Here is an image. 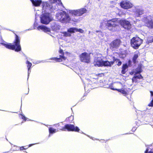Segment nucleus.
<instances>
[{"label":"nucleus","mask_w":153,"mask_h":153,"mask_svg":"<svg viewBox=\"0 0 153 153\" xmlns=\"http://www.w3.org/2000/svg\"><path fill=\"white\" fill-rule=\"evenodd\" d=\"M20 42V40L19 36L16 34L15 40L14 42L15 45H12L11 43L6 42L0 43V44L7 48L12 50H15V51L18 52L20 51L21 49Z\"/></svg>","instance_id":"f257e3e1"},{"label":"nucleus","mask_w":153,"mask_h":153,"mask_svg":"<svg viewBox=\"0 0 153 153\" xmlns=\"http://www.w3.org/2000/svg\"><path fill=\"white\" fill-rule=\"evenodd\" d=\"M56 17L57 20H59L62 23H69L71 20L69 15L64 11L61 10L56 13Z\"/></svg>","instance_id":"f03ea898"},{"label":"nucleus","mask_w":153,"mask_h":153,"mask_svg":"<svg viewBox=\"0 0 153 153\" xmlns=\"http://www.w3.org/2000/svg\"><path fill=\"white\" fill-rule=\"evenodd\" d=\"M144 25L150 29H153V15H144L142 19Z\"/></svg>","instance_id":"7ed1b4c3"},{"label":"nucleus","mask_w":153,"mask_h":153,"mask_svg":"<svg viewBox=\"0 0 153 153\" xmlns=\"http://www.w3.org/2000/svg\"><path fill=\"white\" fill-rule=\"evenodd\" d=\"M116 19H113L107 21L106 26L108 29L110 30L115 31L119 27V23L116 22Z\"/></svg>","instance_id":"20e7f679"},{"label":"nucleus","mask_w":153,"mask_h":153,"mask_svg":"<svg viewBox=\"0 0 153 153\" xmlns=\"http://www.w3.org/2000/svg\"><path fill=\"white\" fill-rule=\"evenodd\" d=\"M143 40L138 37H134L131 39V46L134 49H137L142 43Z\"/></svg>","instance_id":"39448f33"},{"label":"nucleus","mask_w":153,"mask_h":153,"mask_svg":"<svg viewBox=\"0 0 153 153\" xmlns=\"http://www.w3.org/2000/svg\"><path fill=\"white\" fill-rule=\"evenodd\" d=\"M52 20L50 14L47 13H43L40 17L41 22L43 24L47 25Z\"/></svg>","instance_id":"423d86ee"},{"label":"nucleus","mask_w":153,"mask_h":153,"mask_svg":"<svg viewBox=\"0 0 153 153\" xmlns=\"http://www.w3.org/2000/svg\"><path fill=\"white\" fill-rule=\"evenodd\" d=\"M142 70L140 66H139L138 67L135 69V72L134 76L132 78V81L133 82H137V79H143V77L140 74V73L142 72Z\"/></svg>","instance_id":"0eeeda50"},{"label":"nucleus","mask_w":153,"mask_h":153,"mask_svg":"<svg viewBox=\"0 0 153 153\" xmlns=\"http://www.w3.org/2000/svg\"><path fill=\"white\" fill-rule=\"evenodd\" d=\"M87 11V10L86 8H83L76 10H70L69 13L72 16H80L85 13Z\"/></svg>","instance_id":"6e6552de"},{"label":"nucleus","mask_w":153,"mask_h":153,"mask_svg":"<svg viewBox=\"0 0 153 153\" xmlns=\"http://www.w3.org/2000/svg\"><path fill=\"white\" fill-rule=\"evenodd\" d=\"M60 129L63 131H66L67 130L68 131H72L76 132H79V129L78 127L77 126H75L74 125L70 124L65 125L64 127Z\"/></svg>","instance_id":"1a4fd4ad"},{"label":"nucleus","mask_w":153,"mask_h":153,"mask_svg":"<svg viewBox=\"0 0 153 153\" xmlns=\"http://www.w3.org/2000/svg\"><path fill=\"white\" fill-rule=\"evenodd\" d=\"M102 59V56L101 54L99 53L97 54L95 58L94 62V65L98 67L102 66L103 61Z\"/></svg>","instance_id":"9d476101"},{"label":"nucleus","mask_w":153,"mask_h":153,"mask_svg":"<svg viewBox=\"0 0 153 153\" xmlns=\"http://www.w3.org/2000/svg\"><path fill=\"white\" fill-rule=\"evenodd\" d=\"M63 50H60L59 51V53H60L61 55H59L60 57L57 58H51L49 59L52 60L53 61V62H62L63 61H65V62H67L68 60L64 56V55L65 53H64V54L63 53Z\"/></svg>","instance_id":"9b49d317"},{"label":"nucleus","mask_w":153,"mask_h":153,"mask_svg":"<svg viewBox=\"0 0 153 153\" xmlns=\"http://www.w3.org/2000/svg\"><path fill=\"white\" fill-rule=\"evenodd\" d=\"M80 61L82 62L88 63L90 62V57L89 54L86 52L82 53L79 56Z\"/></svg>","instance_id":"f8f14e48"},{"label":"nucleus","mask_w":153,"mask_h":153,"mask_svg":"<svg viewBox=\"0 0 153 153\" xmlns=\"http://www.w3.org/2000/svg\"><path fill=\"white\" fill-rule=\"evenodd\" d=\"M121 7L125 9H128L132 7L133 4L130 1L124 0L121 1L120 3Z\"/></svg>","instance_id":"ddd939ff"},{"label":"nucleus","mask_w":153,"mask_h":153,"mask_svg":"<svg viewBox=\"0 0 153 153\" xmlns=\"http://www.w3.org/2000/svg\"><path fill=\"white\" fill-rule=\"evenodd\" d=\"M132 11L137 16L143 14L144 13V11L139 6L134 7L132 9Z\"/></svg>","instance_id":"4468645a"},{"label":"nucleus","mask_w":153,"mask_h":153,"mask_svg":"<svg viewBox=\"0 0 153 153\" xmlns=\"http://www.w3.org/2000/svg\"><path fill=\"white\" fill-rule=\"evenodd\" d=\"M120 41L119 39H116L111 42L110 44V49L112 51L116 50L119 46Z\"/></svg>","instance_id":"2eb2a0df"},{"label":"nucleus","mask_w":153,"mask_h":153,"mask_svg":"<svg viewBox=\"0 0 153 153\" xmlns=\"http://www.w3.org/2000/svg\"><path fill=\"white\" fill-rule=\"evenodd\" d=\"M120 23L122 27L124 28L129 30L131 27V25L130 22L126 20H120Z\"/></svg>","instance_id":"dca6fc26"},{"label":"nucleus","mask_w":153,"mask_h":153,"mask_svg":"<svg viewBox=\"0 0 153 153\" xmlns=\"http://www.w3.org/2000/svg\"><path fill=\"white\" fill-rule=\"evenodd\" d=\"M42 6V10L44 12L47 11L51 9L53 6L51 4H50V3L47 2H43ZM42 12H43V11H42Z\"/></svg>","instance_id":"f3484780"},{"label":"nucleus","mask_w":153,"mask_h":153,"mask_svg":"<svg viewBox=\"0 0 153 153\" xmlns=\"http://www.w3.org/2000/svg\"><path fill=\"white\" fill-rule=\"evenodd\" d=\"M111 89L113 90L117 91L118 92L121 93L124 96H126L128 94V92L126 88H124L122 87L121 89H117L112 87Z\"/></svg>","instance_id":"a211bd4d"},{"label":"nucleus","mask_w":153,"mask_h":153,"mask_svg":"<svg viewBox=\"0 0 153 153\" xmlns=\"http://www.w3.org/2000/svg\"><path fill=\"white\" fill-rule=\"evenodd\" d=\"M123 87V85L120 82H116L113 83L112 84V85L110 87V88H114L119 89L120 88H122Z\"/></svg>","instance_id":"6ab92c4d"},{"label":"nucleus","mask_w":153,"mask_h":153,"mask_svg":"<svg viewBox=\"0 0 153 153\" xmlns=\"http://www.w3.org/2000/svg\"><path fill=\"white\" fill-rule=\"evenodd\" d=\"M51 27L52 30L55 31L59 30L61 28V26L58 23L56 22H52Z\"/></svg>","instance_id":"aec40b11"},{"label":"nucleus","mask_w":153,"mask_h":153,"mask_svg":"<svg viewBox=\"0 0 153 153\" xmlns=\"http://www.w3.org/2000/svg\"><path fill=\"white\" fill-rule=\"evenodd\" d=\"M38 30H42L45 32H50V29L44 25L39 26L37 28Z\"/></svg>","instance_id":"412c9836"},{"label":"nucleus","mask_w":153,"mask_h":153,"mask_svg":"<svg viewBox=\"0 0 153 153\" xmlns=\"http://www.w3.org/2000/svg\"><path fill=\"white\" fill-rule=\"evenodd\" d=\"M114 63V62L112 61L109 62L108 61H103L102 66H111Z\"/></svg>","instance_id":"4be33fe9"},{"label":"nucleus","mask_w":153,"mask_h":153,"mask_svg":"<svg viewBox=\"0 0 153 153\" xmlns=\"http://www.w3.org/2000/svg\"><path fill=\"white\" fill-rule=\"evenodd\" d=\"M33 4L35 6H38L42 2L41 0H31Z\"/></svg>","instance_id":"5701e85b"},{"label":"nucleus","mask_w":153,"mask_h":153,"mask_svg":"<svg viewBox=\"0 0 153 153\" xmlns=\"http://www.w3.org/2000/svg\"><path fill=\"white\" fill-rule=\"evenodd\" d=\"M128 66L126 64H123L122 67L121 73L123 74H125L128 70Z\"/></svg>","instance_id":"b1692460"},{"label":"nucleus","mask_w":153,"mask_h":153,"mask_svg":"<svg viewBox=\"0 0 153 153\" xmlns=\"http://www.w3.org/2000/svg\"><path fill=\"white\" fill-rule=\"evenodd\" d=\"M49 131L50 134L49 137H50L51 134H53L55 133L58 131V130L53 128L52 127H50L49 128Z\"/></svg>","instance_id":"393cba45"},{"label":"nucleus","mask_w":153,"mask_h":153,"mask_svg":"<svg viewBox=\"0 0 153 153\" xmlns=\"http://www.w3.org/2000/svg\"><path fill=\"white\" fill-rule=\"evenodd\" d=\"M26 64H27V67L28 68V78L29 76V75L30 73V67L32 65V63L29 62L28 61H27Z\"/></svg>","instance_id":"a878e982"},{"label":"nucleus","mask_w":153,"mask_h":153,"mask_svg":"<svg viewBox=\"0 0 153 153\" xmlns=\"http://www.w3.org/2000/svg\"><path fill=\"white\" fill-rule=\"evenodd\" d=\"M140 53L139 52L136 53L134 54L133 58V61L134 63H135Z\"/></svg>","instance_id":"bb28decb"},{"label":"nucleus","mask_w":153,"mask_h":153,"mask_svg":"<svg viewBox=\"0 0 153 153\" xmlns=\"http://www.w3.org/2000/svg\"><path fill=\"white\" fill-rule=\"evenodd\" d=\"M140 21L137 19H134L133 20V21H132V22L134 24H135V25L138 26V27H141V25L139 24V22Z\"/></svg>","instance_id":"cd10ccee"},{"label":"nucleus","mask_w":153,"mask_h":153,"mask_svg":"<svg viewBox=\"0 0 153 153\" xmlns=\"http://www.w3.org/2000/svg\"><path fill=\"white\" fill-rule=\"evenodd\" d=\"M76 28L75 27H71L68 29V31L69 33H73L76 32Z\"/></svg>","instance_id":"c85d7f7f"},{"label":"nucleus","mask_w":153,"mask_h":153,"mask_svg":"<svg viewBox=\"0 0 153 153\" xmlns=\"http://www.w3.org/2000/svg\"><path fill=\"white\" fill-rule=\"evenodd\" d=\"M69 32H63L62 33L63 34V36L65 37L70 36L71 34L69 33Z\"/></svg>","instance_id":"c756f323"},{"label":"nucleus","mask_w":153,"mask_h":153,"mask_svg":"<svg viewBox=\"0 0 153 153\" xmlns=\"http://www.w3.org/2000/svg\"><path fill=\"white\" fill-rule=\"evenodd\" d=\"M147 41L148 43H150L153 42V36H150L148 37Z\"/></svg>","instance_id":"7c9ffc66"},{"label":"nucleus","mask_w":153,"mask_h":153,"mask_svg":"<svg viewBox=\"0 0 153 153\" xmlns=\"http://www.w3.org/2000/svg\"><path fill=\"white\" fill-rule=\"evenodd\" d=\"M51 2L55 1L57 2L59 5H62V3L61 2L60 0H51Z\"/></svg>","instance_id":"2f4dec72"},{"label":"nucleus","mask_w":153,"mask_h":153,"mask_svg":"<svg viewBox=\"0 0 153 153\" xmlns=\"http://www.w3.org/2000/svg\"><path fill=\"white\" fill-rule=\"evenodd\" d=\"M106 24L105 20L101 21L100 22V28H102V27Z\"/></svg>","instance_id":"473e14b6"},{"label":"nucleus","mask_w":153,"mask_h":153,"mask_svg":"<svg viewBox=\"0 0 153 153\" xmlns=\"http://www.w3.org/2000/svg\"><path fill=\"white\" fill-rule=\"evenodd\" d=\"M50 0V2H51V3H52V4H53H53H54V3H56V5H57V4L58 5L57 6L58 9H62V8H60L59 7H58V6H63V5H59V4H58L57 2H55V1H54V2H51V0Z\"/></svg>","instance_id":"72a5a7b5"},{"label":"nucleus","mask_w":153,"mask_h":153,"mask_svg":"<svg viewBox=\"0 0 153 153\" xmlns=\"http://www.w3.org/2000/svg\"><path fill=\"white\" fill-rule=\"evenodd\" d=\"M76 32H79L81 33H83L84 32V30L81 29H77L76 28Z\"/></svg>","instance_id":"f704fd0d"},{"label":"nucleus","mask_w":153,"mask_h":153,"mask_svg":"<svg viewBox=\"0 0 153 153\" xmlns=\"http://www.w3.org/2000/svg\"><path fill=\"white\" fill-rule=\"evenodd\" d=\"M116 61H117V62H118V63L117 64L118 66H119L121 65L122 62L121 61H120L119 59H117Z\"/></svg>","instance_id":"c9c22d12"},{"label":"nucleus","mask_w":153,"mask_h":153,"mask_svg":"<svg viewBox=\"0 0 153 153\" xmlns=\"http://www.w3.org/2000/svg\"><path fill=\"white\" fill-rule=\"evenodd\" d=\"M96 32L97 33H99V34H98V35H99V34H100L102 36H103L102 35H103V33H102V32L100 30H96Z\"/></svg>","instance_id":"e433bc0d"},{"label":"nucleus","mask_w":153,"mask_h":153,"mask_svg":"<svg viewBox=\"0 0 153 153\" xmlns=\"http://www.w3.org/2000/svg\"><path fill=\"white\" fill-rule=\"evenodd\" d=\"M149 106H152V107L153 106V97L152 99V101H151V103L149 104Z\"/></svg>","instance_id":"4c0bfd02"},{"label":"nucleus","mask_w":153,"mask_h":153,"mask_svg":"<svg viewBox=\"0 0 153 153\" xmlns=\"http://www.w3.org/2000/svg\"><path fill=\"white\" fill-rule=\"evenodd\" d=\"M135 72V69L133 70L130 73V74L131 75H132V74H134H134H135V73L134 72Z\"/></svg>","instance_id":"58836bf2"},{"label":"nucleus","mask_w":153,"mask_h":153,"mask_svg":"<svg viewBox=\"0 0 153 153\" xmlns=\"http://www.w3.org/2000/svg\"><path fill=\"white\" fill-rule=\"evenodd\" d=\"M148 152V149H146V150L145 152V153H153V152L152 151H149Z\"/></svg>","instance_id":"ea45409f"},{"label":"nucleus","mask_w":153,"mask_h":153,"mask_svg":"<svg viewBox=\"0 0 153 153\" xmlns=\"http://www.w3.org/2000/svg\"><path fill=\"white\" fill-rule=\"evenodd\" d=\"M22 118L25 121H26V118L24 116L22 115Z\"/></svg>","instance_id":"a19ab883"},{"label":"nucleus","mask_w":153,"mask_h":153,"mask_svg":"<svg viewBox=\"0 0 153 153\" xmlns=\"http://www.w3.org/2000/svg\"><path fill=\"white\" fill-rule=\"evenodd\" d=\"M27 148H24V147H23V146H22V147H21L20 148V150H23V149H27Z\"/></svg>","instance_id":"79ce46f5"},{"label":"nucleus","mask_w":153,"mask_h":153,"mask_svg":"<svg viewBox=\"0 0 153 153\" xmlns=\"http://www.w3.org/2000/svg\"><path fill=\"white\" fill-rule=\"evenodd\" d=\"M59 125V123H57L56 124H54L53 126H56V127H58Z\"/></svg>","instance_id":"37998d69"},{"label":"nucleus","mask_w":153,"mask_h":153,"mask_svg":"<svg viewBox=\"0 0 153 153\" xmlns=\"http://www.w3.org/2000/svg\"><path fill=\"white\" fill-rule=\"evenodd\" d=\"M150 93H151V97L153 96V92L152 91H150Z\"/></svg>","instance_id":"c03bdc74"},{"label":"nucleus","mask_w":153,"mask_h":153,"mask_svg":"<svg viewBox=\"0 0 153 153\" xmlns=\"http://www.w3.org/2000/svg\"><path fill=\"white\" fill-rule=\"evenodd\" d=\"M34 144H31L29 145L28 147H30L31 146H33Z\"/></svg>","instance_id":"a18cd8bd"},{"label":"nucleus","mask_w":153,"mask_h":153,"mask_svg":"<svg viewBox=\"0 0 153 153\" xmlns=\"http://www.w3.org/2000/svg\"><path fill=\"white\" fill-rule=\"evenodd\" d=\"M73 21L74 22H76L77 21V20L75 19H73Z\"/></svg>","instance_id":"49530a36"},{"label":"nucleus","mask_w":153,"mask_h":153,"mask_svg":"<svg viewBox=\"0 0 153 153\" xmlns=\"http://www.w3.org/2000/svg\"><path fill=\"white\" fill-rule=\"evenodd\" d=\"M87 136H88V137H89L90 138H91L92 139V140H94V139L92 138L91 137H90L89 136H88V135H87Z\"/></svg>","instance_id":"de8ad7c7"},{"label":"nucleus","mask_w":153,"mask_h":153,"mask_svg":"<svg viewBox=\"0 0 153 153\" xmlns=\"http://www.w3.org/2000/svg\"><path fill=\"white\" fill-rule=\"evenodd\" d=\"M84 88H85V89H86V85H85V86H84Z\"/></svg>","instance_id":"09e8293b"},{"label":"nucleus","mask_w":153,"mask_h":153,"mask_svg":"<svg viewBox=\"0 0 153 153\" xmlns=\"http://www.w3.org/2000/svg\"><path fill=\"white\" fill-rule=\"evenodd\" d=\"M82 134H84L83 132H82Z\"/></svg>","instance_id":"8fccbe9b"},{"label":"nucleus","mask_w":153,"mask_h":153,"mask_svg":"<svg viewBox=\"0 0 153 153\" xmlns=\"http://www.w3.org/2000/svg\"><path fill=\"white\" fill-rule=\"evenodd\" d=\"M45 125L46 126H47V127L48 126V125Z\"/></svg>","instance_id":"3c124183"},{"label":"nucleus","mask_w":153,"mask_h":153,"mask_svg":"<svg viewBox=\"0 0 153 153\" xmlns=\"http://www.w3.org/2000/svg\"><path fill=\"white\" fill-rule=\"evenodd\" d=\"M47 62H48V61H47ZM49 62H50V61H49Z\"/></svg>","instance_id":"603ef678"}]
</instances>
